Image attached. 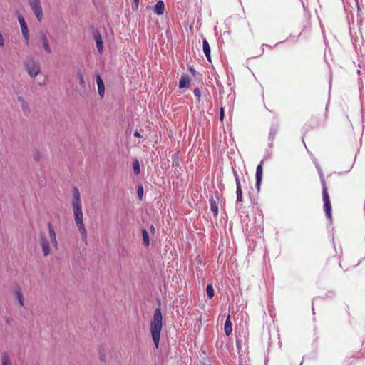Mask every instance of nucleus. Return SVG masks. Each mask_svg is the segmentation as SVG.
<instances>
[{"label": "nucleus", "mask_w": 365, "mask_h": 365, "mask_svg": "<svg viewBox=\"0 0 365 365\" xmlns=\"http://www.w3.org/2000/svg\"><path fill=\"white\" fill-rule=\"evenodd\" d=\"M73 200L72 207L76 226L81 235L82 240L84 242L87 240V232L83 221V212L81 201V195L78 189L74 187L72 190Z\"/></svg>", "instance_id": "f257e3e1"}, {"label": "nucleus", "mask_w": 365, "mask_h": 365, "mask_svg": "<svg viewBox=\"0 0 365 365\" xmlns=\"http://www.w3.org/2000/svg\"><path fill=\"white\" fill-rule=\"evenodd\" d=\"M163 326V316L160 308H156L150 322V333L155 346L158 349Z\"/></svg>", "instance_id": "f03ea898"}, {"label": "nucleus", "mask_w": 365, "mask_h": 365, "mask_svg": "<svg viewBox=\"0 0 365 365\" xmlns=\"http://www.w3.org/2000/svg\"><path fill=\"white\" fill-rule=\"evenodd\" d=\"M316 167L320 175V181L322 186V199L324 202V210L325 212V215L328 219H331V205L329 196L327 192V188L326 186V182L324 178L323 173L320 167L318 165H317Z\"/></svg>", "instance_id": "7ed1b4c3"}, {"label": "nucleus", "mask_w": 365, "mask_h": 365, "mask_svg": "<svg viewBox=\"0 0 365 365\" xmlns=\"http://www.w3.org/2000/svg\"><path fill=\"white\" fill-rule=\"evenodd\" d=\"M25 68L31 78H35L41 71L39 64L31 56H28L24 62Z\"/></svg>", "instance_id": "20e7f679"}, {"label": "nucleus", "mask_w": 365, "mask_h": 365, "mask_svg": "<svg viewBox=\"0 0 365 365\" xmlns=\"http://www.w3.org/2000/svg\"><path fill=\"white\" fill-rule=\"evenodd\" d=\"M29 5L39 21L43 19V9L40 0H28Z\"/></svg>", "instance_id": "39448f33"}, {"label": "nucleus", "mask_w": 365, "mask_h": 365, "mask_svg": "<svg viewBox=\"0 0 365 365\" xmlns=\"http://www.w3.org/2000/svg\"><path fill=\"white\" fill-rule=\"evenodd\" d=\"M40 244L42 247V251L44 256H48L50 253L49 242L46 239V235L43 232L40 233Z\"/></svg>", "instance_id": "423d86ee"}, {"label": "nucleus", "mask_w": 365, "mask_h": 365, "mask_svg": "<svg viewBox=\"0 0 365 365\" xmlns=\"http://www.w3.org/2000/svg\"><path fill=\"white\" fill-rule=\"evenodd\" d=\"M262 163H263V161L262 160L260 162V163L258 164V165L257 166V168H256V174H255L256 184H255V187H256V188H257L258 192L260 190V185H261L262 181V174H263Z\"/></svg>", "instance_id": "0eeeda50"}, {"label": "nucleus", "mask_w": 365, "mask_h": 365, "mask_svg": "<svg viewBox=\"0 0 365 365\" xmlns=\"http://www.w3.org/2000/svg\"><path fill=\"white\" fill-rule=\"evenodd\" d=\"M48 229L51 244L53 245V247H57L58 242L56 240V232L51 222L48 223Z\"/></svg>", "instance_id": "6e6552de"}, {"label": "nucleus", "mask_w": 365, "mask_h": 365, "mask_svg": "<svg viewBox=\"0 0 365 365\" xmlns=\"http://www.w3.org/2000/svg\"><path fill=\"white\" fill-rule=\"evenodd\" d=\"M96 83L98 86V94L101 98H103L105 94V86L100 74L96 75Z\"/></svg>", "instance_id": "1a4fd4ad"}, {"label": "nucleus", "mask_w": 365, "mask_h": 365, "mask_svg": "<svg viewBox=\"0 0 365 365\" xmlns=\"http://www.w3.org/2000/svg\"><path fill=\"white\" fill-rule=\"evenodd\" d=\"M93 37L96 41L97 49L101 53L103 49V43L102 41L101 35L98 31H96L93 33Z\"/></svg>", "instance_id": "9d476101"}, {"label": "nucleus", "mask_w": 365, "mask_h": 365, "mask_svg": "<svg viewBox=\"0 0 365 365\" xmlns=\"http://www.w3.org/2000/svg\"><path fill=\"white\" fill-rule=\"evenodd\" d=\"M153 11L157 15H162V14H163V13L165 11V4H164L163 1L159 0L155 4V6L153 8Z\"/></svg>", "instance_id": "9b49d317"}, {"label": "nucleus", "mask_w": 365, "mask_h": 365, "mask_svg": "<svg viewBox=\"0 0 365 365\" xmlns=\"http://www.w3.org/2000/svg\"><path fill=\"white\" fill-rule=\"evenodd\" d=\"M41 41L42 42V46H43V48L45 50V51L47 53H51V49L50 48L48 41L47 40L46 35L43 32L41 33Z\"/></svg>", "instance_id": "f8f14e48"}, {"label": "nucleus", "mask_w": 365, "mask_h": 365, "mask_svg": "<svg viewBox=\"0 0 365 365\" xmlns=\"http://www.w3.org/2000/svg\"><path fill=\"white\" fill-rule=\"evenodd\" d=\"M202 50H203V53H204L205 56H206L207 59L209 61H211L210 47L208 41L205 38H204L202 40Z\"/></svg>", "instance_id": "ddd939ff"}, {"label": "nucleus", "mask_w": 365, "mask_h": 365, "mask_svg": "<svg viewBox=\"0 0 365 365\" xmlns=\"http://www.w3.org/2000/svg\"><path fill=\"white\" fill-rule=\"evenodd\" d=\"M190 82V79L187 74H182L180 81H179V88H183L189 86Z\"/></svg>", "instance_id": "4468645a"}, {"label": "nucleus", "mask_w": 365, "mask_h": 365, "mask_svg": "<svg viewBox=\"0 0 365 365\" xmlns=\"http://www.w3.org/2000/svg\"><path fill=\"white\" fill-rule=\"evenodd\" d=\"M21 29L22 36L24 38L25 43L29 45V31L26 24H23L20 26Z\"/></svg>", "instance_id": "2eb2a0df"}, {"label": "nucleus", "mask_w": 365, "mask_h": 365, "mask_svg": "<svg viewBox=\"0 0 365 365\" xmlns=\"http://www.w3.org/2000/svg\"><path fill=\"white\" fill-rule=\"evenodd\" d=\"M224 329H225V333L227 336H229L232 331V322H231L230 315H228V317H227V319L225 320Z\"/></svg>", "instance_id": "dca6fc26"}, {"label": "nucleus", "mask_w": 365, "mask_h": 365, "mask_svg": "<svg viewBox=\"0 0 365 365\" xmlns=\"http://www.w3.org/2000/svg\"><path fill=\"white\" fill-rule=\"evenodd\" d=\"M210 210L212 212L215 217L218 215V203L213 198L210 199Z\"/></svg>", "instance_id": "f3484780"}, {"label": "nucleus", "mask_w": 365, "mask_h": 365, "mask_svg": "<svg viewBox=\"0 0 365 365\" xmlns=\"http://www.w3.org/2000/svg\"><path fill=\"white\" fill-rule=\"evenodd\" d=\"M18 101L21 103L22 110L25 115H28L29 113V108L27 103L21 96H18Z\"/></svg>", "instance_id": "a211bd4d"}, {"label": "nucleus", "mask_w": 365, "mask_h": 365, "mask_svg": "<svg viewBox=\"0 0 365 365\" xmlns=\"http://www.w3.org/2000/svg\"><path fill=\"white\" fill-rule=\"evenodd\" d=\"M141 232L143 240V245L145 247H148L150 245V238L148 232L145 228H142Z\"/></svg>", "instance_id": "6ab92c4d"}, {"label": "nucleus", "mask_w": 365, "mask_h": 365, "mask_svg": "<svg viewBox=\"0 0 365 365\" xmlns=\"http://www.w3.org/2000/svg\"><path fill=\"white\" fill-rule=\"evenodd\" d=\"M278 131V128L275 125H272L270 128L268 139L271 142V143L273 142L274 137Z\"/></svg>", "instance_id": "aec40b11"}, {"label": "nucleus", "mask_w": 365, "mask_h": 365, "mask_svg": "<svg viewBox=\"0 0 365 365\" xmlns=\"http://www.w3.org/2000/svg\"><path fill=\"white\" fill-rule=\"evenodd\" d=\"M1 365H11V361L6 352L1 354Z\"/></svg>", "instance_id": "412c9836"}, {"label": "nucleus", "mask_w": 365, "mask_h": 365, "mask_svg": "<svg viewBox=\"0 0 365 365\" xmlns=\"http://www.w3.org/2000/svg\"><path fill=\"white\" fill-rule=\"evenodd\" d=\"M206 292H207V296L210 299H211L214 297L215 291H214V288L211 284H209L207 285Z\"/></svg>", "instance_id": "4be33fe9"}, {"label": "nucleus", "mask_w": 365, "mask_h": 365, "mask_svg": "<svg viewBox=\"0 0 365 365\" xmlns=\"http://www.w3.org/2000/svg\"><path fill=\"white\" fill-rule=\"evenodd\" d=\"M133 168L135 175H139L140 172V163L138 159H135L133 163Z\"/></svg>", "instance_id": "5701e85b"}, {"label": "nucleus", "mask_w": 365, "mask_h": 365, "mask_svg": "<svg viewBox=\"0 0 365 365\" xmlns=\"http://www.w3.org/2000/svg\"><path fill=\"white\" fill-rule=\"evenodd\" d=\"M16 298L18 299L19 304L21 306H24L23 294H22L21 290L19 287L16 290Z\"/></svg>", "instance_id": "b1692460"}, {"label": "nucleus", "mask_w": 365, "mask_h": 365, "mask_svg": "<svg viewBox=\"0 0 365 365\" xmlns=\"http://www.w3.org/2000/svg\"><path fill=\"white\" fill-rule=\"evenodd\" d=\"M77 76L79 79V84L81 87L83 88H85L86 87V82L84 81V78H83V73L81 72L80 70L78 71L77 72Z\"/></svg>", "instance_id": "393cba45"}, {"label": "nucleus", "mask_w": 365, "mask_h": 365, "mask_svg": "<svg viewBox=\"0 0 365 365\" xmlns=\"http://www.w3.org/2000/svg\"><path fill=\"white\" fill-rule=\"evenodd\" d=\"M236 195H237V202H241L242 200V191L241 186L236 187Z\"/></svg>", "instance_id": "a878e982"}, {"label": "nucleus", "mask_w": 365, "mask_h": 365, "mask_svg": "<svg viewBox=\"0 0 365 365\" xmlns=\"http://www.w3.org/2000/svg\"><path fill=\"white\" fill-rule=\"evenodd\" d=\"M137 193H138L139 199L140 200H142L143 197L144 191H143V187L141 185L138 186Z\"/></svg>", "instance_id": "bb28decb"}, {"label": "nucleus", "mask_w": 365, "mask_h": 365, "mask_svg": "<svg viewBox=\"0 0 365 365\" xmlns=\"http://www.w3.org/2000/svg\"><path fill=\"white\" fill-rule=\"evenodd\" d=\"M232 170H233V174H234L235 180V182H236V187L241 186L240 181V178H239V175L237 174V172L234 168H232Z\"/></svg>", "instance_id": "cd10ccee"}, {"label": "nucleus", "mask_w": 365, "mask_h": 365, "mask_svg": "<svg viewBox=\"0 0 365 365\" xmlns=\"http://www.w3.org/2000/svg\"><path fill=\"white\" fill-rule=\"evenodd\" d=\"M140 0H132V9L133 11H137L139 6Z\"/></svg>", "instance_id": "c85d7f7f"}, {"label": "nucleus", "mask_w": 365, "mask_h": 365, "mask_svg": "<svg viewBox=\"0 0 365 365\" xmlns=\"http://www.w3.org/2000/svg\"><path fill=\"white\" fill-rule=\"evenodd\" d=\"M193 93L197 97V101H200V97H201V91H200V88H195L193 91Z\"/></svg>", "instance_id": "c756f323"}, {"label": "nucleus", "mask_w": 365, "mask_h": 365, "mask_svg": "<svg viewBox=\"0 0 365 365\" xmlns=\"http://www.w3.org/2000/svg\"><path fill=\"white\" fill-rule=\"evenodd\" d=\"M18 20L20 24V26L22 25L23 24H26L24 16L20 14H19V15H18Z\"/></svg>", "instance_id": "7c9ffc66"}, {"label": "nucleus", "mask_w": 365, "mask_h": 365, "mask_svg": "<svg viewBox=\"0 0 365 365\" xmlns=\"http://www.w3.org/2000/svg\"><path fill=\"white\" fill-rule=\"evenodd\" d=\"M224 116H225V110H224V108L222 106L220 110V121H223Z\"/></svg>", "instance_id": "2f4dec72"}, {"label": "nucleus", "mask_w": 365, "mask_h": 365, "mask_svg": "<svg viewBox=\"0 0 365 365\" xmlns=\"http://www.w3.org/2000/svg\"><path fill=\"white\" fill-rule=\"evenodd\" d=\"M34 158L36 160H39L41 158V153L38 151H36L34 155Z\"/></svg>", "instance_id": "473e14b6"}, {"label": "nucleus", "mask_w": 365, "mask_h": 365, "mask_svg": "<svg viewBox=\"0 0 365 365\" xmlns=\"http://www.w3.org/2000/svg\"><path fill=\"white\" fill-rule=\"evenodd\" d=\"M189 71H190V72L192 73V75L193 76H195V75H196V71L193 68V67H190V68H189Z\"/></svg>", "instance_id": "72a5a7b5"}, {"label": "nucleus", "mask_w": 365, "mask_h": 365, "mask_svg": "<svg viewBox=\"0 0 365 365\" xmlns=\"http://www.w3.org/2000/svg\"><path fill=\"white\" fill-rule=\"evenodd\" d=\"M134 136L135 137H138V138H141V135L140 134V133L138 131V130H135L133 133Z\"/></svg>", "instance_id": "f704fd0d"}, {"label": "nucleus", "mask_w": 365, "mask_h": 365, "mask_svg": "<svg viewBox=\"0 0 365 365\" xmlns=\"http://www.w3.org/2000/svg\"><path fill=\"white\" fill-rule=\"evenodd\" d=\"M173 166H178V165H179V162H178V160H173Z\"/></svg>", "instance_id": "c9c22d12"}, {"label": "nucleus", "mask_w": 365, "mask_h": 365, "mask_svg": "<svg viewBox=\"0 0 365 365\" xmlns=\"http://www.w3.org/2000/svg\"><path fill=\"white\" fill-rule=\"evenodd\" d=\"M150 229L151 232H155V227H154V225H151Z\"/></svg>", "instance_id": "e433bc0d"}, {"label": "nucleus", "mask_w": 365, "mask_h": 365, "mask_svg": "<svg viewBox=\"0 0 365 365\" xmlns=\"http://www.w3.org/2000/svg\"><path fill=\"white\" fill-rule=\"evenodd\" d=\"M353 165H354V163H352V164L349 167V169L346 171V173H347V172H349V171H350V170H351V168H352V167H353Z\"/></svg>", "instance_id": "4c0bfd02"}, {"label": "nucleus", "mask_w": 365, "mask_h": 365, "mask_svg": "<svg viewBox=\"0 0 365 365\" xmlns=\"http://www.w3.org/2000/svg\"><path fill=\"white\" fill-rule=\"evenodd\" d=\"M236 343H237V348H240V343H239V340L238 339H237Z\"/></svg>", "instance_id": "58836bf2"}, {"label": "nucleus", "mask_w": 365, "mask_h": 365, "mask_svg": "<svg viewBox=\"0 0 365 365\" xmlns=\"http://www.w3.org/2000/svg\"><path fill=\"white\" fill-rule=\"evenodd\" d=\"M101 360H102V361L103 360V356H101Z\"/></svg>", "instance_id": "ea45409f"}, {"label": "nucleus", "mask_w": 365, "mask_h": 365, "mask_svg": "<svg viewBox=\"0 0 365 365\" xmlns=\"http://www.w3.org/2000/svg\"><path fill=\"white\" fill-rule=\"evenodd\" d=\"M268 46V45H267V44H262V46Z\"/></svg>", "instance_id": "a19ab883"}]
</instances>
